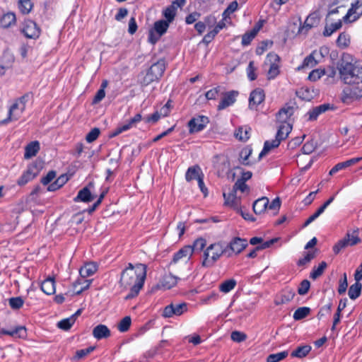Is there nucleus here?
Instances as JSON below:
<instances>
[{"label":"nucleus","instance_id":"49530a36","mask_svg":"<svg viewBox=\"0 0 362 362\" xmlns=\"http://www.w3.org/2000/svg\"><path fill=\"white\" fill-rule=\"evenodd\" d=\"M310 313V308L308 307L298 308L293 313V317L295 320H300L306 317Z\"/></svg>","mask_w":362,"mask_h":362},{"label":"nucleus","instance_id":"e2e57ef3","mask_svg":"<svg viewBox=\"0 0 362 362\" xmlns=\"http://www.w3.org/2000/svg\"><path fill=\"white\" fill-rule=\"evenodd\" d=\"M348 286L347 279L346 273L344 274L343 278L339 281V285L338 288V293L341 295L346 291Z\"/></svg>","mask_w":362,"mask_h":362},{"label":"nucleus","instance_id":"338daca9","mask_svg":"<svg viewBox=\"0 0 362 362\" xmlns=\"http://www.w3.org/2000/svg\"><path fill=\"white\" fill-rule=\"evenodd\" d=\"M130 129H131V127L129 125V124L127 122H126L120 126H118L117 127V129L112 133L110 136L111 137L116 136L119 135V134H121L122 132L127 131Z\"/></svg>","mask_w":362,"mask_h":362},{"label":"nucleus","instance_id":"c03bdc74","mask_svg":"<svg viewBox=\"0 0 362 362\" xmlns=\"http://www.w3.org/2000/svg\"><path fill=\"white\" fill-rule=\"evenodd\" d=\"M177 7L174 5H170L165 8L163 12L164 17L166 18V21L171 23L176 15Z\"/></svg>","mask_w":362,"mask_h":362},{"label":"nucleus","instance_id":"8fccbe9b","mask_svg":"<svg viewBox=\"0 0 362 362\" xmlns=\"http://www.w3.org/2000/svg\"><path fill=\"white\" fill-rule=\"evenodd\" d=\"M8 301L10 307L15 310L21 308L24 303V300L21 297L11 298Z\"/></svg>","mask_w":362,"mask_h":362},{"label":"nucleus","instance_id":"c9c22d12","mask_svg":"<svg viewBox=\"0 0 362 362\" xmlns=\"http://www.w3.org/2000/svg\"><path fill=\"white\" fill-rule=\"evenodd\" d=\"M250 131L251 129L249 127H240L235 131V136L240 141H246L250 138Z\"/></svg>","mask_w":362,"mask_h":362},{"label":"nucleus","instance_id":"aec40b11","mask_svg":"<svg viewBox=\"0 0 362 362\" xmlns=\"http://www.w3.org/2000/svg\"><path fill=\"white\" fill-rule=\"evenodd\" d=\"M293 107L291 106H285L282 107L276 114V120L281 124L290 123L288 120L293 115Z\"/></svg>","mask_w":362,"mask_h":362},{"label":"nucleus","instance_id":"bf43d9fd","mask_svg":"<svg viewBox=\"0 0 362 362\" xmlns=\"http://www.w3.org/2000/svg\"><path fill=\"white\" fill-rule=\"evenodd\" d=\"M231 339L233 341L241 342L246 339L247 336L244 333L239 331H233L230 335Z\"/></svg>","mask_w":362,"mask_h":362},{"label":"nucleus","instance_id":"f8f14e48","mask_svg":"<svg viewBox=\"0 0 362 362\" xmlns=\"http://www.w3.org/2000/svg\"><path fill=\"white\" fill-rule=\"evenodd\" d=\"M247 246V241L246 239H243L240 238H233L228 246L226 247L227 248V252H228V249H230L231 251V253H228V257H230L232 253H240Z\"/></svg>","mask_w":362,"mask_h":362},{"label":"nucleus","instance_id":"393cba45","mask_svg":"<svg viewBox=\"0 0 362 362\" xmlns=\"http://www.w3.org/2000/svg\"><path fill=\"white\" fill-rule=\"evenodd\" d=\"M334 197H331L327 200L312 216H310L304 223L303 227H307L317 218H318L326 209V208L334 201Z\"/></svg>","mask_w":362,"mask_h":362},{"label":"nucleus","instance_id":"864d4df0","mask_svg":"<svg viewBox=\"0 0 362 362\" xmlns=\"http://www.w3.org/2000/svg\"><path fill=\"white\" fill-rule=\"evenodd\" d=\"M351 166V164L349 163V160H347L344 162H341V163H337V165H335L329 171V175H333L334 174H335L336 173H337L338 171L345 168H347V167H349Z\"/></svg>","mask_w":362,"mask_h":362},{"label":"nucleus","instance_id":"3c124183","mask_svg":"<svg viewBox=\"0 0 362 362\" xmlns=\"http://www.w3.org/2000/svg\"><path fill=\"white\" fill-rule=\"evenodd\" d=\"M317 144L313 140L307 141L302 148V151L304 154H310L315 151Z\"/></svg>","mask_w":362,"mask_h":362},{"label":"nucleus","instance_id":"a18cd8bd","mask_svg":"<svg viewBox=\"0 0 362 362\" xmlns=\"http://www.w3.org/2000/svg\"><path fill=\"white\" fill-rule=\"evenodd\" d=\"M327 267V263L325 262H322L317 267H313L312 272L310 274V277L313 279H317L323 274Z\"/></svg>","mask_w":362,"mask_h":362},{"label":"nucleus","instance_id":"603ef678","mask_svg":"<svg viewBox=\"0 0 362 362\" xmlns=\"http://www.w3.org/2000/svg\"><path fill=\"white\" fill-rule=\"evenodd\" d=\"M310 287V281L307 279L303 280L300 282L299 287L298 288V294L300 296L305 295L308 292Z\"/></svg>","mask_w":362,"mask_h":362},{"label":"nucleus","instance_id":"f704fd0d","mask_svg":"<svg viewBox=\"0 0 362 362\" xmlns=\"http://www.w3.org/2000/svg\"><path fill=\"white\" fill-rule=\"evenodd\" d=\"M41 290L47 295H52L55 292V283L53 279L48 278L42 281Z\"/></svg>","mask_w":362,"mask_h":362},{"label":"nucleus","instance_id":"4468645a","mask_svg":"<svg viewBox=\"0 0 362 362\" xmlns=\"http://www.w3.org/2000/svg\"><path fill=\"white\" fill-rule=\"evenodd\" d=\"M209 123V119L206 116H199L192 118L188 122L190 133L199 132L204 129L206 125Z\"/></svg>","mask_w":362,"mask_h":362},{"label":"nucleus","instance_id":"1a4fd4ad","mask_svg":"<svg viewBox=\"0 0 362 362\" xmlns=\"http://www.w3.org/2000/svg\"><path fill=\"white\" fill-rule=\"evenodd\" d=\"M21 32L27 38L36 39L40 35V29L37 25L31 20L24 21Z\"/></svg>","mask_w":362,"mask_h":362},{"label":"nucleus","instance_id":"f03ea898","mask_svg":"<svg viewBox=\"0 0 362 362\" xmlns=\"http://www.w3.org/2000/svg\"><path fill=\"white\" fill-rule=\"evenodd\" d=\"M349 59V55H343L338 62L340 78L346 84L362 83V67L352 64Z\"/></svg>","mask_w":362,"mask_h":362},{"label":"nucleus","instance_id":"a211bd4d","mask_svg":"<svg viewBox=\"0 0 362 362\" xmlns=\"http://www.w3.org/2000/svg\"><path fill=\"white\" fill-rule=\"evenodd\" d=\"M238 92L231 90L226 93L218 105V110H221L232 105L236 101Z\"/></svg>","mask_w":362,"mask_h":362},{"label":"nucleus","instance_id":"2f4dec72","mask_svg":"<svg viewBox=\"0 0 362 362\" xmlns=\"http://www.w3.org/2000/svg\"><path fill=\"white\" fill-rule=\"evenodd\" d=\"M16 21V15L14 13L8 12L4 14L0 18V26L4 28H8L15 24Z\"/></svg>","mask_w":362,"mask_h":362},{"label":"nucleus","instance_id":"4c0bfd02","mask_svg":"<svg viewBox=\"0 0 362 362\" xmlns=\"http://www.w3.org/2000/svg\"><path fill=\"white\" fill-rule=\"evenodd\" d=\"M169 22L165 20H160L154 23L153 30L158 34V35L162 36L165 34L169 27Z\"/></svg>","mask_w":362,"mask_h":362},{"label":"nucleus","instance_id":"7ed1b4c3","mask_svg":"<svg viewBox=\"0 0 362 362\" xmlns=\"http://www.w3.org/2000/svg\"><path fill=\"white\" fill-rule=\"evenodd\" d=\"M292 130V125L291 123L281 124L279 127L276 138L272 141H266L264 144L262 151L259 155L261 158L267 154L272 149L276 148L279 146L281 141L286 139Z\"/></svg>","mask_w":362,"mask_h":362},{"label":"nucleus","instance_id":"0e129e2a","mask_svg":"<svg viewBox=\"0 0 362 362\" xmlns=\"http://www.w3.org/2000/svg\"><path fill=\"white\" fill-rule=\"evenodd\" d=\"M256 35L251 30L245 33L242 37V45L247 46L250 44L251 41L255 38Z\"/></svg>","mask_w":362,"mask_h":362},{"label":"nucleus","instance_id":"39448f33","mask_svg":"<svg viewBox=\"0 0 362 362\" xmlns=\"http://www.w3.org/2000/svg\"><path fill=\"white\" fill-rule=\"evenodd\" d=\"M27 102V96L23 95L15 100L10 107L8 117L0 122L2 124H8L10 122L18 120L23 113Z\"/></svg>","mask_w":362,"mask_h":362},{"label":"nucleus","instance_id":"13d9d810","mask_svg":"<svg viewBox=\"0 0 362 362\" xmlns=\"http://www.w3.org/2000/svg\"><path fill=\"white\" fill-rule=\"evenodd\" d=\"M281 206V201L279 197L275 198L267 206L269 210L273 211L274 214H276Z\"/></svg>","mask_w":362,"mask_h":362},{"label":"nucleus","instance_id":"052dcab7","mask_svg":"<svg viewBox=\"0 0 362 362\" xmlns=\"http://www.w3.org/2000/svg\"><path fill=\"white\" fill-rule=\"evenodd\" d=\"M94 349L95 346H89L86 349L78 350L76 352L75 358L77 359L82 358L87 356L88 354H90Z\"/></svg>","mask_w":362,"mask_h":362},{"label":"nucleus","instance_id":"79ce46f5","mask_svg":"<svg viewBox=\"0 0 362 362\" xmlns=\"http://www.w3.org/2000/svg\"><path fill=\"white\" fill-rule=\"evenodd\" d=\"M75 322V315L63 319L57 323V327L63 330H69Z\"/></svg>","mask_w":362,"mask_h":362},{"label":"nucleus","instance_id":"20e7f679","mask_svg":"<svg viewBox=\"0 0 362 362\" xmlns=\"http://www.w3.org/2000/svg\"><path fill=\"white\" fill-rule=\"evenodd\" d=\"M227 253V248L223 247L220 243L211 244L204 252V259L202 265L204 267H211L223 255Z\"/></svg>","mask_w":362,"mask_h":362},{"label":"nucleus","instance_id":"e433bc0d","mask_svg":"<svg viewBox=\"0 0 362 362\" xmlns=\"http://www.w3.org/2000/svg\"><path fill=\"white\" fill-rule=\"evenodd\" d=\"M223 195L225 199V204L232 206H238L239 200L236 197V192H233V188L228 193L224 192Z\"/></svg>","mask_w":362,"mask_h":362},{"label":"nucleus","instance_id":"6ab92c4d","mask_svg":"<svg viewBox=\"0 0 362 362\" xmlns=\"http://www.w3.org/2000/svg\"><path fill=\"white\" fill-rule=\"evenodd\" d=\"M320 21L318 15L316 13L310 14L305 19L303 25L299 28V33H306L310 29L316 26Z\"/></svg>","mask_w":362,"mask_h":362},{"label":"nucleus","instance_id":"473e14b6","mask_svg":"<svg viewBox=\"0 0 362 362\" xmlns=\"http://www.w3.org/2000/svg\"><path fill=\"white\" fill-rule=\"evenodd\" d=\"M341 26L342 22L341 19H338L337 21L330 24L327 23L323 31V35L325 37L331 36L334 32L339 30Z\"/></svg>","mask_w":362,"mask_h":362},{"label":"nucleus","instance_id":"f257e3e1","mask_svg":"<svg viewBox=\"0 0 362 362\" xmlns=\"http://www.w3.org/2000/svg\"><path fill=\"white\" fill-rule=\"evenodd\" d=\"M147 267L144 264H136L134 266L129 263L128 266L122 272L119 285L125 289L130 290L126 298L129 299L136 296L144 284L146 277Z\"/></svg>","mask_w":362,"mask_h":362},{"label":"nucleus","instance_id":"ddd939ff","mask_svg":"<svg viewBox=\"0 0 362 362\" xmlns=\"http://www.w3.org/2000/svg\"><path fill=\"white\" fill-rule=\"evenodd\" d=\"M193 255V248L191 245H186L177 252L173 258L172 264H176L180 261L187 262Z\"/></svg>","mask_w":362,"mask_h":362},{"label":"nucleus","instance_id":"dca6fc26","mask_svg":"<svg viewBox=\"0 0 362 362\" xmlns=\"http://www.w3.org/2000/svg\"><path fill=\"white\" fill-rule=\"evenodd\" d=\"M93 187V184L90 182L87 187H85L79 190L77 196L74 198V201L75 202H82L85 203H89L92 202L94 199L95 196L91 193L90 187Z\"/></svg>","mask_w":362,"mask_h":362},{"label":"nucleus","instance_id":"680f3d73","mask_svg":"<svg viewBox=\"0 0 362 362\" xmlns=\"http://www.w3.org/2000/svg\"><path fill=\"white\" fill-rule=\"evenodd\" d=\"M315 252H309L305 255V256L304 257L300 259L298 261L297 264L298 266H303V265L308 264V262H310L313 259L315 258Z\"/></svg>","mask_w":362,"mask_h":362},{"label":"nucleus","instance_id":"6e6d98bb","mask_svg":"<svg viewBox=\"0 0 362 362\" xmlns=\"http://www.w3.org/2000/svg\"><path fill=\"white\" fill-rule=\"evenodd\" d=\"M206 241L204 238H200L197 239L191 247L193 248V252L194 251H202L206 246Z\"/></svg>","mask_w":362,"mask_h":362},{"label":"nucleus","instance_id":"7c9ffc66","mask_svg":"<svg viewBox=\"0 0 362 362\" xmlns=\"http://www.w3.org/2000/svg\"><path fill=\"white\" fill-rule=\"evenodd\" d=\"M98 267L93 262H89L82 267L80 270V276L83 279H86L90 276H92L97 271Z\"/></svg>","mask_w":362,"mask_h":362},{"label":"nucleus","instance_id":"c756f323","mask_svg":"<svg viewBox=\"0 0 362 362\" xmlns=\"http://www.w3.org/2000/svg\"><path fill=\"white\" fill-rule=\"evenodd\" d=\"M329 109H331V105L328 103L313 108L308 113L309 115V120H315L320 114L325 112Z\"/></svg>","mask_w":362,"mask_h":362},{"label":"nucleus","instance_id":"4d7b16f0","mask_svg":"<svg viewBox=\"0 0 362 362\" xmlns=\"http://www.w3.org/2000/svg\"><path fill=\"white\" fill-rule=\"evenodd\" d=\"M233 187V192H236L238 190H240L241 192L249 191L248 186L245 184V182L239 180H237Z\"/></svg>","mask_w":362,"mask_h":362},{"label":"nucleus","instance_id":"58836bf2","mask_svg":"<svg viewBox=\"0 0 362 362\" xmlns=\"http://www.w3.org/2000/svg\"><path fill=\"white\" fill-rule=\"evenodd\" d=\"M362 288V284L359 281L351 285L349 289L348 294L351 300L356 299L360 295Z\"/></svg>","mask_w":362,"mask_h":362},{"label":"nucleus","instance_id":"5fc2aeb1","mask_svg":"<svg viewBox=\"0 0 362 362\" xmlns=\"http://www.w3.org/2000/svg\"><path fill=\"white\" fill-rule=\"evenodd\" d=\"M100 131L98 128H93L90 130V132L86 135V140L88 143H92L95 141L99 136Z\"/></svg>","mask_w":362,"mask_h":362},{"label":"nucleus","instance_id":"412c9836","mask_svg":"<svg viewBox=\"0 0 362 362\" xmlns=\"http://www.w3.org/2000/svg\"><path fill=\"white\" fill-rule=\"evenodd\" d=\"M318 54L319 53L317 52V50L313 51L310 54L304 59L302 65L298 67V70H300L305 68H313L315 66L320 62Z\"/></svg>","mask_w":362,"mask_h":362},{"label":"nucleus","instance_id":"de8ad7c7","mask_svg":"<svg viewBox=\"0 0 362 362\" xmlns=\"http://www.w3.org/2000/svg\"><path fill=\"white\" fill-rule=\"evenodd\" d=\"M288 351L272 354L267 356V362H279L288 356Z\"/></svg>","mask_w":362,"mask_h":362},{"label":"nucleus","instance_id":"a19ab883","mask_svg":"<svg viewBox=\"0 0 362 362\" xmlns=\"http://www.w3.org/2000/svg\"><path fill=\"white\" fill-rule=\"evenodd\" d=\"M350 44V36L345 32L341 33L337 39V45L339 48L344 49Z\"/></svg>","mask_w":362,"mask_h":362},{"label":"nucleus","instance_id":"b1692460","mask_svg":"<svg viewBox=\"0 0 362 362\" xmlns=\"http://www.w3.org/2000/svg\"><path fill=\"white\" fill-rule=\"evenodd\" d=\"M202 177H204V174L201 168L197 165L189 167L185 173V179L187 182H191L193 180H199Z\"/></svg>","mask_w":362,"mask_h":362},{"label":"nucleus","instance_id":"37998d69","mask_svg":"<svg viewBox=\"0 0 362 362\" xmlns=\"http://www.w3.org/2000/svg\"><path fill=\"white\" fill-rule=\"evenodd\" d=\"M33 7V4L31 0H18V8L23 14L29 13Z\"/></svg>","mask_w":362,"mask_h":362},{"label":"nucleus","instance_id":"423d86ee","mask_svg":"<svg viewBox=\"0 0 362 362\" xmlns=\"http://www.w3.org/2000/svg\"><path fill=\"white\" fill-rule=\"evenodd\" d=\"M361 242L358 237V229L353 230L352 232L348 231L345 237L339 240L333 247V251L335 254H338L342 249L357 245Z\"/></svg>","mask_w":362,"mask_h":362},{"label":"nucleus","instance_id":"cd10ccee","mask_svg":"<svg viewBox=\"0 0 362 362\" xmlns=\"http://www.w3.org/2000/svg\"><path fill=\"white\" fill-rule=\"evenodd\" d=\"M40 151V143L37 141H34L29 143L25 148L24 158L30 159L36 156Z\"/></svg>","mask_w":362,"mask_h":362},{"label":"nucleus","instance_id":"0eeeda50","mask_svg":"<svg viewBox=\"0 0 362 362\" xmlns=\"http://www.w3.org/2000/svg\"><path fill=\"white\" fill-rule=\"evenodd\" d=\"M164 60H159L151 66L143 80V84L148 85L151 82L159 79L165 71Z\"/></svg>","mask_w":362,"mask_h":362},{"label":"nucleus","instance_id":"4be33fe9","mask_svg":"<svg viewBox=\"0 0 362 362\" xmlns=\"http://www.w3.org/2000/svg\"><path fill=\"white\" fill-rule=\"evenodd\" d=\"M177 282V277L171 274H165L160 281L158 286L163 289H170L174 287Z\"/></svg>","mask_w":362,"mask_h":362},{"label":"nucleus","instance_id":"774afa93","mask_svg":"<svg viewBox=\"0 0 362 362\" xmlns=\"http://www.w3.org/2000/svg\"><path fill=\"white\" fill-rule=\"evenodd\" d=\"M219 91H220L219 87H216L214 88H212L206 93V98L208 100H214L218 96Z\"/></svg>","mask_w":362,"mask_h":362},{"label":"nucleus","instance_id":"09e8293b","mask_svg":"<svg viewBox=\"0 0 362 362\" xmlns=\"http://www.w3.org/2000/svg\"><path fill=\"white\" fill-rule=\"evenodd\" d=\"M131 323V317L129 316H126L124 318H122V320L119 322V323L117 325V329L121 332H125L128 331V329H129Z\"/></svg>","mask_w":362,"mask_h":362},{"label":"nucleus","instance_id":"bb28decb","mask_svg":"<svg viewBox=\"0 0 362 362\" xmlns=\"http://www.w3.org/2000/svg\"><path fill=\"white\" fill-rule=\"evenodd\" d=\"M269 205V199L266 197H263L257 199L253 203V211L256 214H262L264 213Z\"/></svg>","mask_w":362,"mask_h":362},{"label":"nucleus","instance_id":"a878e982","mask_svg":"<svg viewBox=\"0 0 362 362\" xmlns=\"http://www.w3.org/2000/svg\"><path fill=\"white\" fill-rule=\"evenodd\" d=\"M296 293L291 288L284 290L279 296L275 300L276 305L285 304L290 302L294 298Z\"/></svg>","mask_w":362,"mask_h":362},{"label":"nucleus","instance_id":"ea45409f","mask_svg":"<svg viewBox=\"0 0 362 362\" xmlns=\"http://www.w3.org/2000/svg\"><path fill=\"white\" fill-rule=\"evenodd\" d=\"M236 284L237 282L235 279H228L220 284L219 290L224 293H227L232 291L235 287Z\"/></svg>","mask_w":362,"mask_h":362},{"label":"nucleus","instance_id":"69168bd1","mask_svg":"<svg viewBox=\"0 0 362 362\" xmlns=\"http://www.w3.org/2000/svg\"><path fill=\"white\" fill-rule=\"evenodd\" d=\"M256 69L254 66V62L252 61L250 62L247 68V77L250 81H254L256 79L257 76L255 74Z\"/></svg>","mask_w":362,"mask_h":362},{"label":"nucleus","instance_id":"72a5a7b5","mask_svg":"<svg viewBox=\"0 0 362 362\" xmlns=\"http://www.w3.org/2000/svg\"><path fill=\"white\" fill-rule=\"evenodd\" d=\"M312 347L310 345L300 346L293 351L291 354V357L302 358L305 357L311 351Z\"/></svg>","mask_w":362,"mask_h":362},{"label":"nucleus","instance_id":"f3484780","mask_svg":"<svg viewBox=\"0 0 362 362\" xmlns=\"http://www.w3.org/2000/svg\"><path fill=\"white\" fill-rule=\"evenodd\" d=\"M361 97L362 89L357 90L356 88L346 87L343 90L341 93V100L344 103H346Z\"/></svg>","mask_w":362,"mask_h":362},{"label":"nucleus","instance_id":"6e6552de","mask_svg":"<svg viewBox=\"0 0 362 362\" xmlns=\"http://www.w3.org/2000/svg\"><path fill=\"white\" fill-rule=\"evenodd\" d=\"M187 310V304L186 303H170L164 308L162 316L165 318H170L174 315L180 316Z\"/></svg>","mask_w":362,"mask_h":362},{"label":"nucleus","instance_id":"2eb2a0df","mask_svg":"<svg viewBox=\"0 0 362 362\" xmlns=\"http://www.w3.org/2000/svg\"><path fill=\"white\" fill-rule=\"evenodd\" d=\"M265 98L264 91L259 88L253 90L249 98V107L253 109L261 104Z\"/></svg>","mask_w":362,"mask_h":362},{"label":"nucleus","instance_id":"c85d7f7f","mask_svg":"<svg viewBox=\"0 0 362 362\" xmlns=\"http://www.w3.org/2000/svg\"><path fill=\"white\" fill-rule=\"evenodd\" d=\"M0 334L9 335L13 337L23 338L26 335V329L23 326H18L11 330H7L1 329L0 330Z\"/></svg>","mask_w":362,"mask_h":362},{"label":"nucleus","instance_id":"5701e85b","mask_svg":"<svg viewBox=\"0 0 362 362\" xmlns=\"http://www.w3.org/2000/svg\"><path fill=\"white\" fill-rule=\"evenodd\" d=\"M110 329L105 325L100 324L93 329V336L98 340L107 339L110 336Z\"/></svg>","mask_w":362,"mask_h":362},{"label":"nucleus","instance_id":"9b49d317","mask_svg":"<svg viewBox=\"0 0 362 362\" xmlns=\"http://www.w3.org/2000/svg\"><path fill=\"white\" fill-rule=\"evenodd\" d=\"M280 58L278 54L271 52L267 54V61L269 63L270 66L268 70V78L273 79L279 74V66L278 62Z\"/></svg>","mask_w":362,"mask_h":362},{"label":"nucleus","instance_id":"9d476101","mask_svg":"<svg viewBox=\"0 0 362 362\" xmlns=\"http://www.w3.org/2000/svg\"><path fill=\"white\" fill-rule=\"evenodd\" d=\"M362 15V2L357 1L351 4L346 14L343 17L345 23H351L356 21Z\"/></svg>","mask_w":362,"mask_h":362}]
</instances>
